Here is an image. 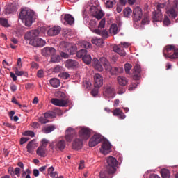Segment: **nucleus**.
Listing matches in <instances>:
<instances>
[{
	"instance_id": "f257e3e1",
	"label": "nucleus",
	"mask_w": 178,
	"mask_h": 178,
	"mask_svg": "<svg viewBox=\"0 0 178 178\" xmlns=\"http://www.w3.org/2000/svg\"><path fill=\"white\" fill-rule=\"evenodd\" d=\"M35 15L34 11L29 9V8H23L19 13V19L22 20L23 23L25 24V26L30 27L34 19H35Z\"/></svg>"
},
{
	"instance_id": "f03ea898",
	"label": "nucleus",
	"mask_w": 178,
	"mask_h": 178,
	"mask_svg": "<svg viewBox=\"0 0 178 178\" xmlns=\"http://www.w3.org/2000/svg\"><path fill=\"white\" fill-rule=\"evenodd\" d=\"M163 55L165 59H178V48L172 44L167 45L163 50Z\"/></svg>"
},
{
	"instance_id": "7ed1b4c3",
	"label": "nucleus",
	"mask_w": 178,
	"mask_h": 178,
	"mask_svg": "<svg viewBox=\"0 0 178 178\" xmlns=\"http://www.w3.org/2000/svg\"><path fill=\"white\" fill-rule=\"evenodd\" d=\"M60 48L64 51H67L70 55H74V54L77 52V46L76 44L65 41H63L60 43Z\"/></svg>"
},
{
	"instance_id": "20e7f679",
	"label": "nucleus",
	"mask_w": 178,
	"mask_h": 178,
	"mask_svg": "<svg viewBox=\"0 0 178 178\" xmlns=\"http://www.w3.org/2000/svg\"><path fill=\"white\" fill-rule=\"evenodd\" d=\"M107 172L108 175H113L116 172V166H118V160L113 156H109L107 159Z\"/></svg>"
},
{
	"instance_id": "39448f33",
	"label": "nucleus",
	"mask_w": 178,
	"mask_h": 178,
	"mask_svg": "<svg viewBox=\"0 0 178 178\" xmlns=\"http://www.w3.org/2000/svg\"><path fill=\"white\" fill-rule=\"evenodd\" d=\"M130 43L126 42H122L120 44L115 45L113 47V51L120 55V56H126L127 54L123 48H129Z\"/></svg>"
},
{
	"instance_id": "423d86ee",
	"label": "nucleus",
	"mask_w": 178,
	"mask_h": 178,
	"mask_svg": "<svg viewBox=\"0 0 178 178\" xmlns=\"http://www.w3.org/2000/svg\"><path fill=\"white\" fill-rule=\"evenodd\" d=\"M89 12L97 20H100L104 17V13L98 8V6H89Z\"/></svg>"
},
{
	"instance_id": "0eeeda50",
	"label": "nucleus",
	"mask_w": 178,
	"mask_h": 178,
	"mask_svg": "<svg viewBox=\"0 0 178 178\" xmlns=\"http://www.w3.org/2000/svg\"><path fill=\"white\" fill-rule=\"evenodd\" d=\"M83 17L84 24L89 27L91 31L92 32V30H95L94 29L97 27V22L95 20H90L88 15H87V10L83 11Z\"/></svg>"
},
{
	"instance_id": "6e6552de",
	"label": "nucleus",
	"mask_w": 178,
	"mask_h": 178,
	"mask_svg": "<svg viewBox=\"0 0 178 178\" xmlns=\"http://www.w3.org/2000/svg\"><path fill=\"white\" fill-rule=\"evenodd\" d=\"M173 4L174 7L167 10V15H168L169 17H171V19H176L178 15V0H174Z\"/></svg>"
},
{
	"instance_id": "1a4fd4ad",
	"label": "nucleus",
	"mask_w": 178,
	"mask_h": 178,
	"mask_svg": "<svg viewBox=\"0 0 178 178\" xmlns=\"http://www.w3.org/2000/svg\"><path fill=\"white\" fill-rule=\"evenodd\" d=\"M112 149V145L108 140H104L102 142V147L100 148V152L104 155H108Z\"/></svg>"
},
{
	"instance_id": "9d476101",
	"label": "nucleus",
	"mask_w": 178,
	"mask_h": 178,
	"mask_svg": "<svg viewBox=\"0 0 178 178\" xmlns=\"http://www.w3.org/2000/svg\"><path fill=\"white\" fill-rule=\"evenodd\" d=\"M52 149L55 151H63L65 149V147H66V143L65 140H60L53 142L51 143Z\"/></svg>"
},
{
	"instance_id": "9b49d317",
	"label": "nucleus",
	"mask_w": 178,
	"mask_h": 178,
	"mask_svg": "<svg viewBox=\"0 0 178 178\" xmlns=\"http://www.w3.org/2000/svg\"><path fill=\"white\" fill-rule=\"evenodd\" d=\"M133 17L134 22H140L143 17V10L141 8L137 6L133 10Z\"/></svg>"
},
{
	"instance_id": "f8f14e48",
	"label": "nucleus",
	"mask_w": 178,
	"mask_h": 178,
	"mask_svg": "<svg viewBox=\"0 0 178 178\" xmlns=\"http://www.w3.org/2000/svg\"><path fill=\"white\" fill-rule=\"evenodd\" d=\"M79 136L81 140H88L91 136V131L88 128H81L79 130Z\"/></svg>"
},
{
	"instance_id": "ddd939ff",
	"label": "nucleus",
	"mask_w": 178,
	"mask_h": 178,
	"mask_svg": "<svg viewBox=\"0 0 178 178\" xmlns=\"http://www.w3.org/2000/svg\"><path fill=\"white\" fill-rule=\"evenodd\" d=\"M101 141H102V136L100 134H95L89 141V147H95V145H98Z\"/></svg>"
},
{
	"instance_id": "4468645a",
	"label": "nucleus",
	"mask_w": 178,
	"mask_h": 178,
	"mask_svg": "<svg viewBox=\"0 0 178 178\" xmlns=\"http://www.w3.org/2000/svg\"><path fill=\"white\" fill-rule=\"evenodd\" d=\"M104 84V78L99 74H95L94 76V87L95 88H99Z\"/></svg>"
},
{
	"instance_id": "2eb2a0df",
	"label": "nucleus",
	"mask_w": 178,
	"mask_h": 178,
	"mask_svg": "<svg viewBox=\"0 0 178 178\" xmlns=\"http://www.w3.org/2000/svg\"><path fill=\"white\" fill-rule=\"evenodd\" d=\"M39 35H40V31L35 29V30L27 32L24 35V38L28 41H31V40H35V37H38Z\"/></svg>"
},
{
	"instance_id": "dca6fc26",
	"label": "nucleus",
	"mask_w": 178,
	"mask_h": 178,
	"mask_svg": "<svg viewBox=\"0 0 178 178\" xmlns=\"http://www.w3.org/2000/svg\"><path fill=\"white\" fill-rule=\"evenodd\" d=\"M51 104H53V105H55L56 106L61 107L67 106V104H69V102H67V100L66 99L57 98L51 99Z\"/></svg>"
},
{
	"instance_id": "f3484780",
	"label": "nucleus",
	"mask_w": 178,
	"mask_h": 178,
	"mask_svg": "<svg viewBox=\"0 0 178 178\" xmlns=\"http://www.w3.org/2000/svg\"><path fill=\"white\" fill-rule=\"evenodd\" d=\"M73 134H76L74 129L69 127L66 129L65 138L67 143H72V140H73Z\"/></svg>"
},
{
	"instance_id": "a211bd4d",
	"label": "nucleus",
	"mask_w": 178,
	"mask_h": 178,
	"mask_svg": "<svg viewBox=\"0 0 178 178\" xmlns=\"http://www.w3.org/2000/svg\"><path fill=\"white\" fill-rule=\"evenodd\" d=\"M56 54V50L54 47H44L42 49L43 56H52Z\"/></svg>"
},
{
	"instance_id": "6ab92c4d",
	"label": "nucleus",
	"mask_w": 178,
	"mask_h": 178,
	"mask_svg": "<svg viewBox=\"0 0 178 178\" xmlns=\"http://www.w3.org/2000/svg\"><path fill=\"white\" fill-rule=\"evenodd\" d=\"M45 44V40L42 38H37L29 41V44L33 47H44Z\"/></svg>"
},
{
	"instance_id": "aec40b11",
	"label": "nucleus",
	"mask_w": 178,
	"mask_h": 178,
	"mask_svg": "<svg viewBox=\"0 0 178 178\" xmlns=\"http://www.w3.org/2000/svg\"><path fill=\"white\" fill-rule=\"evenodd\" d=\"M103 95L108 98H113L115 97V88L112 86L106 87Z\"/></svg>"
},
{
	"instance_id": "412c9836",
	"label": "nucleus",
	"mask_w": 178,
	"mask_h": 178,
	"mask_svg": "<svg viewBox=\"0 0 178 178\" xmlns=\"http://www.w3.org/2000/svg\"><path fill=\"white\" fill-rule=\"evenodd\" d=\"M92 65L97 70V72H104V67H102V65H101V63H99V60L97 58H94L92 60Z\"/></svg>"
},
{
	"instance_id": "4be33fe9",
	"label": "nucleus",
	"mask_w": 178,
	"mask_h": 178,
	"mask_svg": "<svg viewBox=\"0 0 178 178\" xmlns=\"http://www.w3.org/2000/svg\"><path fill=\"white\" fill-rule=\"evenodd\" d=\"M61 30H62V28H60V26H54V27L50 28L48 30L47 34L51 37H54V35H58V34L60 33Z\"/></svg>"
},
{
	"instance_id": "5701e85b",
	"label": "nucleus",
	"mask_w": 178,
	"mask_h": 178,
	"mask_svg": "<svg viewBox=\"0 0 178 178\" xmlns=\"http://www.w3.org/2000/svg\"><path fill=\"white\" fill-rule=\"evenodd\" d=\"M133 74L134 79L136 80L140 79V76H141V66L140 65L136 64L134 66Z\"/></svg>"
},
{
	"instance_id": "b1692460",
	"label": "nucleus",
	"mask_w": 178,
	"mask_h": 178,
	"mask_svg": "<svg viewBox=\"0 0 178 178\" xmlns=\"http://www.w3.org/2000/svg\"><path fill=\"white\" fill-rule=\"evenodd\" d=\"M163 19V15H162V11H155L153 13V23H156L157 22H162Z\"/></svg>"
},
{
	"instance_id": "393cba45",
	"label": "nucleus",
	"mask_w": 178,
	"mask_h": 178,
	"mask_svg": "<svg viewBox=\"0 0 178 178\" xmlns=\"http://www.w3.org/2000/svg\"><path fill=\"white\" fill-rule=\"evenodd\" d=\"M83 147V139H75L72 143L73 149H81Z\"/></svg>"
},
{
	"instance_id": "a878e982",
	"label": "nucleus",
	"mask_w": 178,
	"mask_h": 178,
	"mask_svg": "<svg viewBox=\"0 0 178 178\" xmlns=\"http://www.w3.org/2000/svg\"><path fill=\"white\" fill-rule=\"evenodd\" d=\"M79 66V63L74 60H67L65 62V67H67V69H74V67H77Z\"/></svg>"
},
{
	"instance_id": "bb28decb",
	"label": "nucleus",
	"mask_w": 178,
	"mask_h": 178,
	"mask_svg": "<svg viewBox=\"0 0 178 178\" xmlns=\"http://www.w3.org/2000/svg\"><path fill=\"white\" fill-rule=\"evenodd\" d=\"M100 62L102 63L106 72H109L111 70L112 66L111 65V63H109V61H108V60L105 57L101 58Z\"/></svg>"
},
{
	"instance_id": "cd10ccee",
	"label": "nucleus",
	"mask_w": 178,
	"mask_h": 178,
	"mask_svg": "<svg viewBox=\"0 0 178 178\" xmlns=\"http://www.w3.org/2000/svg\"><path fill=\"white\" fill-rule=\"evenodd\" d=\"M113 115L114 116H118V118H119V119H126V115H124V113H123V111H122V109H120L119 108H115L113 111Z\"/></svg>"
},
{
	"instance_id": "c85d7f7f",
	"label": "nucleus",
	"mask_w": 178,
	"mask_h": 178,
	"mask_svg": "<svg viewBox=\"0 0 178 178\" xmlns=\"http://www.w3.org/2000/svg\"><path fill=\"white\" fill-rule=\"evenodd\" d=\"M117 81L119 86L124 87L125 86H127V83H129V79H127V78L124 76H119L117 77Z\"/></svg>"
},
{
	"instance_id": "c756f323",
	"label": "nucleus",
	"mask_w": 178,
	"mask_h": 178,
	"mask_svg": "<svg viewBox=\"0 0 178 178\" xmlns=\"http://www.w3.org/2000/svg\"><path fill=\"white\" fill-rule=\"evenodd\" d=\"M34 140H31L26 145V149L29 154H34V151L35 150V144L34 143Z\"/></svg>"
},
{
	"instance_id": "7c9ffc66",
	"label": "nucleus",
	"mask_w": 178,
	"mask_h": 178,
	"mask_svg": "<svg viewBox=\"0 0 178 178\" xmlns=\"http://www.w3.org/2000/svg\"><path fill=\"white\" fill-rule=\"evenodd\" d=\"M112 76L119 74V73H123V67H111V70L108 71Z\"/></svg>"
},
{
	"instance_id": "2f4dec72",
	"label": "nucleus",
	"mask_w": 178,
	"mask_h": 178,
	"mask_svg": "<svg viewBox=\"0 0 178 178\" xmlns=\"http://www.w3.org/2000/svg\"><path fill=\"white\" fill-rule=\"evenodd\" d=\"M36 154L38 156L45 158V156H47V148L40 146L37 149Z\"/></svg>"
},
{
	"instance_id": "473e14b6",
	"label": "nucleus",
	"mask_w": 178,
	"mask_h": 178,
	"mask_svg": "<svg viewBox=\"0 0 178 178\" xmlns=\"http://www.w3.org/2000/svg\"><path fill=\"white\" fill-rule=\"evenodd\" d=\"M92 33L95 34H97L98 35H101L104 38H108V34L106 30L101 31L99 29H96L95 30H92Z\"/></svg>"
},
{
	"instance_id": "72a5a7b5",
	"label": "nucleus",
	"mask_w": 178,
	"mask_h": 178,
	"mask_svg": "<svg viewBox=\"0 0 178 178\" xmlns=\"http://www.w3.org/2000/svg\"><path fill=\"white\" fill-rule=\"evenodd\" d=\"M64 20L67 24H70V26L74 23V18L70 14L65 15Z\"/></svg>"
},
{
	"instance_id": "f704fd0d",
	"label": "nucleus",
	"mask_w": 178,
	"mask_h": 178,
	"mask_svg": "<svg viewBox=\"0 0 178 178\" xmlns=\"http://www.w3.org/2000/svg\"><path fill=\"white\" fill-rule=\"evenodd\" d=\"M109 31L111 35H116V34L119 33V30L118 29V25L116 24H113L110 27Z\"/></svg>"
},
{
	"instance_id": "c9c22d12",
	"label": "nucleus",
	"mask_w": 178,
	"mask_h": 178,
	"mask_svg": "<svg viewBox=\"0 0 178 178\" xmlns=\"http://www.w3.org/2000/svg\"><path fill=\"white\" fill-rule=\"evenodd\" d=\"M92 43H93L97 47H102L104 45V40L102 38H93L92 39Z\"/></svg>"
},
{
	"instance_id": "e433bc0d",
	"label": "nucleus",
	"mask_w": 178,
	"mask_h": 178,
	"mask_svg": "<svg viewBox=\"0 0 178 178\" xmlns=\"http://www.w3.org/2000/svg\"><path fill=\"white\" fill-rule=\"evenodd\" d=\"M50 84L54 88H58L60 86V81L56 78H53L50 80Z\"/></svg>"
},
{
	"instance_id": "4c0bfd02",
	"label": "nucleus",
	"mask_w": 178,
	"mask_h": 178,
	"mask_svg": "<svg viewBox=\"0 0 178 178\" xmlns=\"http://www.w3.org/2000/svg\"><path fill=\"white\" fill-rule=\"evenodd\" d=\"M161 175L163 178H170V171L166 168H163L161 170Z\"/></svg>"
},
{
	"instance_id": "58836bf2",
	"label": "nucleus",
	"mask_w": 178,
	"mask_h": 178,
	"mask_svg": "<svg viewBox=\"0 0 178 178\" xmlns=\"http://www.w3.org/2000/svg\"><path fill=\"white\" fill-rule=\"evenodd\" d=\"M56 127L54 125L46 127L43 129V133H44L45 134H49V133H52V131H54Z\"/></svg>"
},
{
	"instance_id": "ea45409f",
	"label": "nucleus",
	"mask_w": 178,
	"mask_h": 178,
	"mask_svg": "<svg viewBox=\"0 0 178 178\" xmlns=\"http://www.w3.org/2000/svg\"><path fill=\"white\" fill-rule=\"evenodd\" d=\"M83 62L86 63V65H90L91 63V60H92V58H91V55L87 54L83 58Z\"/></svg>"
},
{
	"instance_id": "a19ab883",
	"label": "nucleus",
	"mask_w": 178,
	"mask_h": 178,
	"mask_svg": "<svg viewBox=\"0 0 178 178\" xmlns=\"http://www.w3.org/2000/svg\"><path fill=\"white\" fill-rule=\"evenodd\" d=\"M87 52L86 49H81L76 52V56L77 58H83L87 54Z\"/></svg>"
},
{
	"instance_id": "79ce46f5",
	"label": "nucleus",
	"mask_w": 178,
	"mask_h": 178,
	"mask_svg": "<svg viewBox=\"0 0 178 178\" xmlns=\"http://www.w3.org/2000/svg\"><path fill=\"white\" fill-rule=\"evenodd\" d=\"M51 62L53 63H58L60 62V56H56L55 54L51 56Z\"/></svg>"
},
{
	"instance_id": "37998d69",
	"label": "nucleus",
	"mask_w": 178,
	"mask_h": 178,
	"mask_svg": "<svg viewBox=\"0 0 178 178\" xmlns=\"http://www.w3.org/2000/svg\"><path fill=\"white\" fill-rule=\"evenodd\" d=\"M58 77H60V79H63V80H67V79H69V77H70V74H69V73L67 72H60L58 74Z\"/></svg>"
},
{
	"instance_id": "c03bdc74",
	"label": "nucleus",
	"mask_w": 178,
	"mask_h": 178,
	"mask_svg": "<svg viewBox=\"0 0 178 178\" xmlns=\"http://www.w3.org/2000/svg\"><path fill=\"white\" fill-rule=\"evenodd\" d=\"M132 13L133 11L131 10V8L127 7L124 10V16H125V17H130V16H131Z\"/></svg>"
},
{
	"instance_id": "a18cd8bd",
	"label": "nucleus",
	"mask_w": 178,
	"mask_h": 178,
	"mask_svg": "<svg viewBox=\"0 0 178 178\" xmlns=\"http://www.w3.org/2000/svg\"><path fill=\"white\" fill-rule=\"evenodd\" d=\"M116 4V0H107L105 5L107 8H112Z\"/></svg>"
},
{
	"instance_id": "49530a36",
	"label": "nucleus",
	"mask_w": 178,
	"mask_h": 178,
	"mask_svg": "<svg viewBox=\"0 0 178 178\" xmlns=\"http://www.w3.org/2000/svg\"><path fill=\"white\" fill-rule=\"evenodd\" d=\"M0 24L3 26V27H9V23H8V19L5 18H0Z\"/></svg>"
},
{
	"instance_id": "de8ad7c7",
	"label": "nucleus",
	"mask_w": 178,
	"mask_h": 178,
	"mask_svg": "<svg viewBox=\"0 0 178 178\" xmlns=\"http://www.w3.org/2000/svg\"><path fill=\"white\" fill-rule=\"evenodd\" d=\"M44 116L47 118V120L54 119V118H55V113L52 111H49V112L45 113Z\"/></svg>"
},
{
	"instance_id": "09e8293b",
	"label": "nucleus",
	"mask_w": 178,
	"mask_h": 178,
	"mask_svg": "<svg viewBox=\"0 0 178 178\" xmlns=\"http://www.w3.org/2000/svg\"><path fill=\"white\" fill-rule=\"evenodd\" d=\"M81 47H82L83 48H86V49H88L91 48L92 44L88 42L83 41L81 43Z\"/></svg>"
},
{
	"instance_id": "8fccbe9b",
	"label": "nucleus",
	"mask_w": 178,
	"mask_h": 178,
	"mask_svg": "<svg viewBox=\"0 0 178 178\" xmlns=\"http://www.w3.org/2000/svg\"><path fill=\"white\" fill-rule=\"evenodd\" d=\"M23 136H25L26 137H35V134H34V131H26L25 132L23 133Z\"/></svg>"
},
{
	"instance_id": "3c124183",
	"label": "nucleus",
	"mask_w": 178,
	"mask_h": 178,
	"mask_svg": "<svg viewBox=\"0 0 178 178\" xmlns=\"http://www.w3.org/2000/svg\"><path fill=\"white\" fill-rule=\"evenodd\" d=\"M39 122H40V123H41V124H45L46 123L49 122V120L48 118H45V115H44V117H40L39 118Z\"/></svg>"
},
{
	"instance_id": "603ef678",
	"label": "nucleus",
	"mask_w": 178,
	"mask_h": 178,
	"mask_svg": "<svg viewBox=\"0 0 178 178\" xmlns=\"http://www.w3.org/2000/svg\"><path fill=\"white\" fill-rule=\"evenodd\" d=\"M65 70V68H63V66L57 65L54 67V73H60V72H63Z\"/></svg>"
},
{
	"instance_id": "864d4df0",
	"label": "nucleus",
	"mask_w": 178,
	"mask_h": 178,
	"mask_svg": "<svg viewBox=\"0 0 178 178\" xmlns=\"http://www.w3.org/2000/svg\"><path fill=\"white\" fill-rule=\"evenodd\" d=\"M149 17L148 16H145L142 19V25L145 26V24H149Z\"/></svg>"
},
{
	"instance_id": "5fc2aeb1",
	"label": "nucleus",
	"mask_w": 178,
	"mask_h": 178,
	"mask_svg": "<svg viewBox=\"0 0 178 178\" xmlns=\"http://www.w3.org/2000/svg\"><path fill=\"white\" fill-rule=\"evenodd\" d=\"M131 67H132V66L131 65L130 63H126L124 65L125 72L127 74L130 73V70H131Z\"/></svg>"
},
{
	"instance_id": "6e6d98bb",
	"label": "nucleus",
	"mask_w": 178,
	"mask_h": 178,
	"mask_svg": "<svg viewBox=\"0 0 178 178\" xmlns=\"http://www.w3.org/2000/svg\"><path fill=\"white\" fill-rule=\"evenodd\" d=\"M106 22V21L105 20V18H103L98 26V29L99 30H101V29H104L105 27V23Z\"/></svg>"
},
{
	"instance_id": "4d7b16f0",
	"label": "nucleus",
	"mask_w": 178,
	"mask_h": 178,
	"mask_svg": "<svg viewBox=\"0 0 178 178\" xmlns=\"http://www.w3.org/2000/svg\"><path fill=\"white\" fill-rule=\"evenodd\" d=\"M21 170H22V169L20 168L16 167L15 168V170H13V173H14V175L17 176V177H20V171Z\"/></svg>"
},
{
	"instance_id": "13d9d810",
	"label": "nucleus",
	"mask_w": 178,
	"mask_h": 178,
	"mask_svg": "<svg viewBox=\"0 0 178 178\" xmlns=\"http://www.w3.org/2000/svg\"><path fill=\"white\" fill-rule=\"evenodd\" d=\"M56 97L58 98H62V99H65V98H66V94H65V92L58 91L56 93Z\"/></svg>"
},
{
	"instance_id": "bf43d9fd",
	"label": "nucleus",
	"mask_w": 178,
	"mask_h": 178,
	"mask_svg": "<svg viewBox=\"0 0 178 178\" xmlns=\"http://www.w3.org/2000/svg\"><path fill=\"white\" fill-rule=\"evenodd\" d=\"M44 76H45V72H44V70H39L38 71V73H37V76L39 79H41V78L44 77Z\"/></svg>"
},
{
	"instance_id": "052dcab7",
	"label": "nucleus",
	"mask_w": 178,
	"mask_h": 178,
	"mask_svg": "<svg viewBox=\"0 0 178 178\" xmlns=\"http://www.w3.org/2000/svg\"><path fill=\"white\" fill-rule=\"evenodd\" d=\"M88 5L89 6H98V0H90Z\"/></svg>"
},
{
	"instance_id": "680f3d73",
	"label": "nucleus",
	"mask_w": 178,
	"mask_h": 178,
	"mask_svg": "<svg viewBox=\"0 0 178 178\" xmlns=\"http://www.w3.org/2000/svg\"><path fill=\"white\" fill-rule=\"evenodd\" d=\"M163 24L164 26H169V24H170V19H169V17L167 15H165Z\"/></svg>"
},
{
	"instance_id": "e2e57ef3",
	"label": "nucleus",
	"mask_w": 178,
	"mask_h": 178,
	"mask_svg": "<svg viewBox=\"0 0 178 178\" xmlns=\"http://www.w3.org/2000/svg\"><path fill=\"white\" fill-rule=\"evenodd\" d=\"M47 145H48V140L43 139L42 140V145L40 147H42L43 148H47Z\"/></svg>"
},
{
	"instance_id": "0e129e2a",
	"label": "nucleus",
	"mask_w": 178,
	"mask_h": 178,
	"mask_svg": "<svg viewBox=\"0 0 178 178\" xmlns=\"http://www.w3.org/2000/svg\"><path fill=\"white\" fill-rule=\"evenodd\" d=\"M15 73L16 76H23V74H24V72L19 71L17 68L15 69Z\"/></svg>"
},
{
	"instance_id": "69168bd1",
	"label": "nucleus",
	"mask_w": 178,
	"mask_h": 178,
	"mask_svg": "<svg viewBox=\"0 0 178 178\" xmlns=\"http://www.w3.org/2000/svg\"><path fill=\"white\" fill-rule=\"evenodd\" d=\"M136 88H137V83H132L129 86V90L133 91V90H136Z\"/></svg>"
},
{
	"instance_id": "338daca9",
	"label": "nucleus",
	"mask_w": 178,
	"mask_h": 178,
	"mask_svg": "<svg viewBox=\"0 0 178 178\" xmlns=\"http://www.w3.org/2000/svg\"><path fill=\"white\" fill-rule=\"evenodd\" d=\"M30 140L29 138H22L20 140V144L23 145V144H25V143H27Z\"/></svg>"
},
{
	"instance_id": "774afa93",
	"label": "nucleus",
	"mask_w": 178,
	"mask_h": 178,
	"mask_svg": "<svg viewBox=\"0 0 178 178\" xmlns=\"http://www.w3.org/2000/svg\"><path fill=\"white\" fill-rule=\"evenodd\" d=\"M31 69H38V64L35 62H33L31 64Z\"/></svg>"
}]
</instances>
